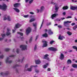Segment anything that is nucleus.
Instances as JSON below:
<instances>
[{
    "label": "nucleus",
    "mask_w": 77,
    "mask_h": 77,
    "mask_svg": "<svg viewBox=\"0 0 77 77\" xmlns=\"http://www.w3.org/2000/svg\"><path fill=\"white\" fill-rule=\"evenodd\" d=\"M7 5L5 4H3L2 6L0 5V9H2L4 11H6L7 10Z\"/></svg>",
    "instance_id": "nucleus-1"
},
{
    "label": "nucleus",
    "mask_w": 77,
    "mask_h": 77,
    "mask_svg": "<svg viewBox=\"0 0 77 77\" xmlns=\"http://www.w3.org/2000/svg\"><path fill=\"white\" fill-rule=\"evenodd\" d=\"M20 48H21L22 50L24 51L25 50H27V45H22L20 46Z\"/></svg>",
    "instance_id": "nucleus-2"
},
{
    "label": "nucleus",
    "mask_w": 77,
    "mask_h": 77,
    "mask_svg": "<svg viewBox=\"0 0 77 77\" xmlns=\"http://www.w3.org/2000/svg\"><path fill=\"white\" fill-rule=\"evenodd\" d=\"M42 42L43 43L42 47H46L47 46V42L45 41L44 40H42Z\"/></svg>",
    "instance_id": "nucleus-3"
},
{
    "label": "nucleus",
    "mask_w": 77,
    "mask_h": 77,
    "mask_svg": "<svg viewBox=\"0 0 77 77\" xmlns=\"http://www.w3.org/2000/svg\"><path fill=\"white\" fill-rule=\"evenodd\" d=\"M30 32H31V28L29 27L26 30V35H28L30 33Z\"/></svg>",
    "instance_id": "nucleus-4"
},
{
    "label": "nucleus",
    "mask_w": 77,
    "mask_h": 77,
    "mask_svg": "<svg viewBox=\"0 0 77 77\" xmlns=\"http://www.w3.org/2000/svg\"><path fill=\"white\" fill-rule=\"evenodd\" d=\"M49 56V55H48V54H46L44 55L43 59H46V60H48V61H50V60H50V59L49 57H48V56Z\"/></svg>",
    "instance_id": "nucleus-5"
},
{
    "label": "nucleus",
    "mask_w": 77,
    "mask_h": 77,
    "mask_svg": "<svg viewBox=\"0 0 77 77\" xmlns=\"http://www.w3.org/2000/svg\"><path fill=\"white\" fill-rule=\"evenodd\" d=\"M10 58L9 57H8L5 60V62L6 63H11L12 62V61L10 60H9Z\"/></svg>",
    "instance_id": "nucleus-6"
},
{
    "label": "nucleus",
    "mask_w": 77,
    "mask_h": 77,
    "mask_svg": "<svg viewBox=\"0 0 77 77\" xmlns=\"http://www.w3.org/2000/svg\"><path fill=\"white\" fill-rule=\"evenodd\" d=\"M9 74V72L8 71L6 72L5 73H4L3 72H1L0 73V75H7Z\"/></svg>",
    "instance_id": "nucleus-7"
},
{
    "label": "nucleus",
    "mask_w": 77,
    "mask_h": 77,
    "mask_svg": "<svg viewBox=\"0 0 77 77\" xmlns=\"http://www.w3.org/2000/svg\"><path fill=\"white\" fill-rule=\"evenodd\" d=\"M22 25L19 24L17 23L16 24L15 27H14V29L15 30H17V29H18V28H19L20 26H21Z\"/></svg>",
    "instance_id": "nucleus-8"
},
{
    "label": "nucleus",
    "mask_w": 77,
    "mask_h": 77,
    "mask_svg": "<svg viewBox=\"0 0 77 77\" xmlns=\"http://www.w3.org/2000/svg\"><path fill=\"white\" fill-rule=\"evenodd\" d=\"M48 50H51V51H57V49L53 47H51L49 48H48Z\"/></svg>",
    "instance_id": "nucleus-9"
},
{
    "label": "nucleus",
    "mask_w": 77,
    "mask_h": 77,
    "mask_svg": "<svg viewBox=\"0 0 77 77\" xmlns=\"http://www.w3.org/2000/svg\"><path fill=\"white\" fill-rule=\"evenodd\" d=\"M70 9H71V10H72L73 11H74V10H76L77 9V6H71L70 8Z\"/></svg>",
    "instance_id": "nucleus-10"
},
{
    "label": "nucleus",
    "mask_w": 77,
    "mask_h": 77,
    "mask_svg": "<svg viewBox=\"0 0 77 77\" xmlns=\"http://www.w3.org/2000/svg\"><path fill=\"white\" fill-rule=\"evenodd\" d=\"M58 15H59V14H53L51 16L52 19H54V18H55V17H56V16H58Z\"/></svg>",
    "instance_id": "nucleus-11"
},
{
    "label": "nucleus",
    "mask_w": 77,
    "mask_h": 77,
    "mask_svg": "<svg viewBox=\"0 0 77 77\" xmlns=\"http://www.w3.org/2000/svg\"><path fill=\"white\" fill-rule=\"evenodd\" d=\"M35 63L36 65H38L40 64L41 63V62L39 60H35Z\"/></svg>",
    "instance_id": "nucleus-12"
},
{
    "label": "nucleus",
    "mask_w": 77,
    "mask_h": 77,
    "mask_svg": "<svg viewBox=\"0 0 77 77\" xmlns=\"http://www.w3.org/2000/svg\"><path fill=\"white\" fill-rule=\"evenodd\" d=\"M60 59L61 60H63L64 59V54L62 53H61L60 57Z\"/></svg>",
    "instance_id": "nucleus-13"
},
{
    "label": "nucleus",
    "mask_w": 77,
    "mask_h": 77,
    "mask_svg": "<svg viewBox=\"0 0 77 77\" xmlns=\"http://www.w3.org/2000/svg\"><path fill=\"white\" fill-rule=\"evenodd\" d=\"M23 17L24 18H27V17H35V16H32V15H29V14H27L26 15H25L23 16Z\"/></svg>",
    "instance_id": "nucleus-14"
},
{
    "label": "nucleus",
    "mask_w": 77,
    "mask_h": 77,
    "mask_svg": "<svg viewBox=\"0 0 77 77\" xmlns=\"http://www.w3.org/2000/svg\"><path fill=\"white\" fill-rule=\"evenodd\" d=\"M6 35L8 36H9V38H11V37L12 36V35H11V32H6Z\"/></svg>",
    "instance_id": "nucleus-15"
},
{
    "label": "nucleus",
    "mask_w": 77,
    "mask_h": 77,
    "mask_svg": "<svg viewBox=\"0 0 77 77\" xmlns=\"http://www.w3.org/2000/svg\"><path fill=\"white\" fill-rule=\"evenodd\" d=\"M65 38V37L63 36H61V35H60L58 37V39L60 40H63V39Z\"/></svg>",
    "instance_id": "nucleus-16"
},
{
    "label": "nucleus",
    "mask_w": 77,
    "mask_h": 77,
    "mask_svg": "<svg viewBox=\"0 0 77 77\" xmlns=\"http://www.w3.org/2000/svg\"><path fill=\"white\" fill-rule=\"evenodd\" d=\"M45 9V8L44 6H42L40 8V12H42Z\"/></svg>",
    "instance_id": "nucleus-17"
},
{
    "label": "nucleus",
    "mask_w": 77,
    "mask_h": 77,
    "mask_svg": "<svg viewBox=\"0 0 77 77\" xmlns=\"http://www.w3.org/2000/svg\"><path fill=\"white\" fill-rule=\"evenodd\" d=\"M20 3H17L14 4V7L15 8H17V7H18V6H20Z\"/></svg>",
    "instance_id": "nucleus-18"
},
{
    "label": "nucleus",
    "mask_w": 77,
    "mask_h": 77,
    "mask_svg": "<svg viewBox=\"0 0 77 77\" xmlns=\"http://www.w3.org/2000/svg\"><path fill=\"white\" fill-rule=\"evenodd\" d=\"M8 16L7 14H5L4 16V18L3 20H7Z\"/></svg>",
    "instance_id": "nucleus-19"
},
{
    "label": "nucleus",
    "mask_w": 77,
    "mask_h": 77,
    "mask_svg": "<svg viewBox=\"0 0 77 77\" xmlns=\"http://www.w3.org/2000/svg\"><path fill=\"white\" fill-rule=\"evenodd\" d=\"M48 32L49 35H53V32L51 31V29L48 30Z\"/></svg>",
    "instance_id": "nucleus-20"
},
{
    "label": "nucleus",
    "mask_w": 77,
    "mask_h": 77,
    "mask_svg": "<svg viewBox=\"0 0 77 77\" xmlns=\"http://www.w3.org/2000/svg\"><path fill=\"white\" fill-rule=\"evenodd\" d=\"M37 25V24L36 23H33V26L35 27V32H36V30H37L36 26Z\"/></svg>",
    "instance_id": "nucleus-21"
},
{
    "label": "nucleus",
    "mask_w": 77,
    "mask_h": 77,
    "mask_svg": "<svg viewBox=\"0 0 77 77\" xmlns=\"http://www.w3.org/2000/svg\"><path fill=\"white\" fill-rule=\"evenodd\" d=\"M13 9L17 12H18V13L20 12V10H19V9H18L16 8H14Z\"/></svg>",
    "instance_id": "nucleus-22"
},
{
    "label": "nucleus",
    "mask_w": 77,
    "mask_h": 77,
    "mask_svg": "<svg viewBox=\"0 0 77 77\" xmlns=\"http://www.w3.org/2000/svg\"><path fill=\"white\" fill-rule=\"evenodd\" d=\"M59 8L57 6H55V10L56 11L55 12H57L58 11V10L59 9Z\"/></svg>",
    "instance_id": "nucleus-23"
},
{
    "label": "nucleus",
    "mask_w": 77,
    "mask_h": 77,
    "mask_svg": "<svg viewBox=\"0 0 77 77\" xmlns=\"http://www.w3.org/2000/svg\"><path fill=\"white\" fill-rule=\"evenodd\" d=\"M32 70L31 68H28L27 69H26L25 70V71H29V72H31V71H32Z\"/></svg>",
    "instance_id": "nucleus-24"
},
{
    "label": "nucleus",
    "mask_w": 77,
    "mask_h": 77,
    "mask_svg": "<svg viewBox=\"0 0 77 77\" xmlns=\"http://www.w3.org/2000/svg\"><path fill=\"white\" fill-rule=\"evenodd\" d=\"M62 9H63V10H66V9H68V7L67 6H64L63 8Z\"/></svg>",
    "instance_id": "nucleus-25"
},
{
    "label": "nucleus",
    "mask_w": 77,
    "mask_h": 77,
    "mask_svg": "<svg viewBox=\"0 0 77 77\" xmlns=\"http://www.w3.org/2000/svg\"><path fill=\"white\" fill-rule=\"evenodd\" d=\"M36 20V18H32L30 20L29 22L31 23V22H33V21H34L35 20Z\"/></svg>",
    "instance_id": "nucleus-26"
},
{
    "label": "nucleus",
    "mask_w": 77,
    "mask_h": 77,
    "mask_svg": "<svg viewBox=\"0 0 77 77\" xmlns=\"http://www.w3.org/2000/svg\"><path fill=\"white\" fill-rule=\"evenodd\" d=\"M66 33L69 36H71V35H72V33L69 31H67Z\"/></svg>",
    "instance_id": "nucleus-27"
},
{
    "label": "nucleus",
    "mask_w": 77,
    "mask_h": 77,
    "mask_svg": "<svg viewBox=\"0 0 77 77\" xmlns=\"http://www.w3.org/2000/svg\"><path fill=\"white\" fill-rule=\"evenodd\" d=\"M42 36L43 37H45V38H46V37H48V35H47V33H45V34H43Z\"/></svg>",
    "instance_id": "nucleus-28"
},
{
    "label": "nucleus",
    "mask_w": 77,
    "mask_h": 77,
    "mask_svg": "<svg viewBox=\"0 0 77 77\" xmlns=\"http://www.w3.org/2000/svg\"><path fill=\"white\" fill-rule=\"evenodd\" d=\"M72 63V61H71V60L69 59L67 60V63L68 64H69L70 63Z\"/></svg>",
    "instance_id": "nucleus-29"
},
{
    "label": "nucleus",
    "mask_w": 77,
    "mask_h": 77,
    "mask_svg": "<svg viewBox=\"0 0 77 77\" xmlns=\"http://www.w3.org/2000/svg\"><path fill=\"white\" fill-rule=\"evenodd\" d=\"M72 66L73 68H77V64H73L72 65Z\"/></svg>",
    "instance_id": "nucleus-30"
},
{
    "label": "nucleus",
    "mask_w": 77,
    "mask_h": 77,
    "mask_svg": "<svg viewBox=\"0 0 77 77\" xmlns=\"http://www.w3.org/2000/svg\"><path fill=\"white\" fill-rule=\"evenodd\" d=\"M18 66H21L18 64H16L13 66V68H15L16 67H18Z\"/></svg>",
    "instance_id": "nucleus-31"
},
{
    "label": "nucleus",
    "mask_w": 77,
    "mask_h": 77,
    "mask_svg": "<svg viewBox=\"0 0 77 77\" xmlns=\"http://www.w3.org/2000/svg\"><path fill=\"white\" fill-rule=\"evenodd\" d=\"M71 23V21H64V24H67L68 23Z\"/></svg>",
    "instance_id": "nucleus-32"
},
{
    "label": "nucleus",
    "mask_w": 77,
    "mask_h": 77,
    "mask_svg": "<svg viewBox=\"0 0 77 77\" xmlns=\"http://www.w3.org/2000/svg\"><path fill=\"white\" fill-rule=\"evenodd\" d=\"M48 63H47L46 65H44L43 67V68H46L47 66H48Z\"/></svg>",
    "instance_id": "nucleus-33"
},
{
    "label": "nucleus",
    "mask_w": 77,
    "mask_h": 77,
    "mask_svg": "<svg viewBox=\"0 0 77 77\" xmlns=\"http://www.w3.org/2000/svg\"><path fill=\"white\" fill-rule=\"evenodd\" d=\"M29 67V64H27L25 65V70H26V68H28Z\"/></svg>",
    "instance_id": "nucleus-34"
},
{
    "label": "nucleus",
    "mask_w": 77,
    "mask_h": 77,
    "mask_svg": "<svg viewBox=\"0 0 77 77\" xmlns=\"http://www.w3.org/2000/svg\"><path fill=\"white\" fill-rule=\"evenodd\" d=\"M7 20H8V21H11V17H10V16H8V17H7Z\"/></svg>",
    "instance_id": "nucleus-35"
},
{
    "label": "nucleus",
    "mask_w": 77,
    "mask_h": 77,
    "mask_svg": "<svg viewBox=\"0 0 77 77\" xmlns=\"http://www.w3.org/2000/svg\"><path fill=\"white\" fill-rule=\"evenodd\" d=\"M77 28V25H75L73 27V29L74 30H75Z\"/></svg>",
    "instance_id": "nucleus-36"
},
{
    "label": "nucleus",
    "mask_w": 77,
    "mask_h": 77,
    "mask_svg": "<svg viewBox=\"0 0 77 77\" xmlns=\"http://www.w3.org/2000/svg\"><path fill=\"white\" fill-rule=\"evenodd\" d=\"M4 50L5 51H9L10 50V49L9 48H5Z\"/></svg>",
    "instance_id": "nucleus-37"
},
{
    "label": "nucleus",
    "mask_w": 77,
    "mask_h": 77,
    "mask_svg": "<svg viewBox=\"0 0 77 77\" xmlns=\"http://www.w3.org/2000/svg\"><path fill=\"white\" fill-rule=\"evenodd\" d=\"M17 34L20 35V36H23V33L22 32H17Z\"/></svg>",
    "instance_id": "nucleus-38"
},
{
    "label": "nucleus",
    "mask_w": 77,
    "mask_h": 77,
    "mask_svg": "<svg viewBox=\"0 0 77 77\" xmlns=\"http://www.w3.org/2000/svg\"><path fill=\"white\" fill-rule=\"evenodd\" d=\"M36 49H37V45H35L34 48V51H36Z\"/></svg>",
    "instance_id": "nucleus-39"
},
{
    "label": "nucleus",
    "mask_w": 77,
    "mask_h": 77,
    "mask_svg": "<svg viewBox=\"0 0 77 77\" xmlns=\"http://www.w3.org/2000/svg\"><path fill=\"white\" fill-rule=\"evenodd\" d=\"M54 40H52L50 42V44L51 45H52L53 44V43H54Z\"/></svg>",
    "instance_id": "nucleus-40"
},
{
    "label": "nucleus",
    "mask_w": 77,
    "mask_h": 77,
    "mask_svg": "<svg viewBox=\"0 0 77 77\" xmlns=\"http://www.w3.org/2000/svg\"><path fill=\"white\" fill-rule=\"evenodd\" d=\"M33 1H34L33 0H30L29 1V4H31L32 3H33Z\"/></svg>",
    "instance_id": "nucleus-41"
},
{
    "label": "nucleus",
    "mask_w": 77,
    "mask_h": 77,
    "mask_svg": "<svg viewBox=\"0 0 77 77\" xmlns=\"http://www.w3.org/2000/svg\"><path fill=\"white\" fill-rule=\"evenodd\" d=\"M2 38L4 39V38H5V36H6V34H2Z\"/></svg>",
    "instance_id": "nucleus-42"
},
{
    "label": "nucleus",
    "mask_w": 77,
    "mask_h": 77,
    "mask_svg": "<svg viewBox=\"0 0 77 77\" xmlns=\"http://www.w3.org/2000/svg\"><path fill=\"white\" fill-rule=\"evenodd\" d=\"M4 57V56L3 55H2L1 56H0V59H3V58Z\"/></svg>",
    "instance_id": "nucleus-43"
},
{
    "label": "nucleus",
    "mask_w": 77,
    "mask_h": 77,
    "mask_svg": "<svg viewBox=\"0 0 77 77\" xmlns=\"http://www.w3.org/2000/svg\"><path fill=\"white\" fill-rule=\"evenodd\" d=\"M72 48H73V49H75V50L77 49V47L76 46H72Z\"/></svg>",
    "instance_id": "nucleus-44"
},
{
    "label": "nucleus",
    "mask_w": 77,
    "mask_h": 77,
    "mask_svg": "<svg viewBox=\"0 0 77 77\" xmlns=\"http://www.w3.org/2000/svg\"><path fill=\"white\" fill-rule=\"evenodd\" d=\"M32 39H33V38L32 37H31L30 38V39L29 40V42H32Z\"/></svg>",
    "instance_id": "nucleus-45"
},
{
    "label": "nucleus",
    "mask_w": 77,
    "mask_h": 77,
    "mask_svg": "<svg viewBox=\"0 0 77 77\" xmlns=\"http://www.w3.org/2000/svg\"><path fill=\"white\" fill-rule=\"evenodd\" d=\"M29 14H31V15H34V14H35V13H33V12H29Z\"/></svg>",
    "instance_id": "nucleus-46"
},
{
    "label": "nucleus",
    "mask_w": 77,
    "mask_h": 77,
    "mask_svg": "<svg viewBox=\"0 0 77 77\" xmlns=\"http://www.w3.org/2000/svg\"><path fill=\"white\" fill-rule=\"evenodd\" d=\"M20 50V49L17 48V49L16 50V52L17 53H19V51Z\"/></svg>",
    "instance_id": "nucleus-47"
},
{
    "label": "nucleus",
    "mask_w": 77,
    "mask_h": 77,
    "mask_svg": "<svg viewBox=\"0 0 77 77\" xmlns=\"http://www.w3.org/2000/svg\"><path fill=\"white\" fill-rule=\"evenodd\" d=\"M15 55H11L9 56V57H15Z\"/></svg>",
    "instance_id": "nucleus-48"
},
{
    "label": "nucleus",
    "mask_w": 77,
    "mask_h": 77,
    "mask_svg": "<svg viewBox=\"0 0 77 77\" xmlns=\"http://www.w3.org/2000/svg\"><path fill=\"white\" fill-rule=\"evenodd\" d=\"M38 37H39V35H38L36 37L35 41H36L37 39H38Z\"/></svg>",
    "instance_id": "nucleus-49"
},
{
    "label": "nucleus",
    "mask_w": 77,
    "mask_h": 77,
    "mask_svg": "<svg viewBox=\"0 0 77 77\" xmlns=\"http://www.w3.org/2000/svg\"><path fill=\"white\" fill-rule=\"evenodd\" d=\"M44 22V20H43V21H42V24L41 25V27H40V29H41V28L42 27V24H43V23Z\"/></svg>",
    "instance_id": "nucleus-50"
},
{
    "label": "nucleus",
    "mask_w": 77,
    "mask_h": 77,
    "mask_svg": "<svg viewBox=\"0 0 77 77\" xmlns=\"http://www.w3.org/2000/svg\"><path fill=\"white\" fill-rule=\"evenodd\" d=\"M70 71L72 72L73 71H75V69H71L70 70Z\"/></svg>",
    "instance_id": "nucleus-51"
},
{
    "label": "nucleus",
    "mask_w": 77,
    "mask_h": 77,
    "mask_svg": "<svg viewBox=\"0 0 77 77\" xmlns=\"http://www.w3.org/2000/svg\"><path fill=\"white\" fill-rule=\"evenodd\" d=\"M58 27L60 28H62V26H61V25H58Z\"/></svg>",
    "instance_id": "nucleus-52"
},
{
    "label": "nucleus",
    "mask_w": 77,
    "mask_h": 77,
    "mask_svg": "<svg viewBox=\"0 0 77 77\" xmlns=\"http://www.w3.org/2000/svg\"><path fill=\"white\" fill-rule=\"evenodd\" d=\"M35 72H36V73H38V72H39V70L36 69L35 70Z\"/></svg>",
    "instance_id": "nucleus-53"
},
{
    "label": "nucleus",
    "mask_w": 77,
    "mask_h": 77,
    "mask_svg": "<svg viewBox=\"0 0 77 77\" xmlns=\"http://www.w3.org/2000/svg\"><path fill=\"white\" fill-rule=\"evenodd\" d=\"M72 18V17L70 16H67V17L66 18L68 19V18Z\"/></svg>",
    "instance_id": "nucleus-54"
},
{
    "label": "nucleus",
    "mask_w": 77,
    "mask_h": 77,
    "mask_svg": "<svg viewBox=\"0 0 77 77\" xmlns=\"http://www.w3.org/2000/svg\"><path fill=\"white\" fill-rule=\"evenodd\" d=\"M3 38H0V41H3Z\"/></svg>",
    "instance_id": "nucleus-55"
},
{
    "label": "nucleus",
    "mask_w": 77,
    "mask_h": 77,
    "mask_svg": "<svg viewBox=\"0 0 77 77\" xmlns=\"http://www.w3.org/2000/svg\"><path fill=\"white\" fill-rule=\"evenodd\" d=\"M24 38L23 37H22L21 38V41H24Z\"/></svg>",
    "instance_id": "nucleus-56"
},
{
    "label": "nucleus",
    "mask_w": 77,
    "mask_h": 77,
    "mask_svg": "<svg viewBox=\"0 0 77 77\" xmlns=\"http://www.w3.org/2000/svg\"><path fill=\"white\" fill-rule=\"evenodd\" d=\"M11 31V29H9V28L7 29V32H10Z\"/></svg>",
    "instance_id": "nucleus-57"
},
{
    "label": "nucleus",
    "mask_w": 77,
    "mask_h": 77,
    "mask_svg": "<svg viewBox=\"0 0 77 77\" xmlns=\"http://www.w3.org/2000/svg\"><path fill=\"white\" fill-rule=\"evenodd\" d=\"M51 70V69L50 68H48L47 69V71H50Z\"/></svg>",
    "instance_id": "nucleus-58"
},
{
    "label": "nucleus",
    "mask_w": 77,
    "mask_h": 77,
    "mask_svg": "<svg viewBox=\"0 0 77 77\" xmlns=\"http://www.w3.org/2000/svg\"><path fill=\"white\" fill-rule=\"evenodd\" d=\"M75 25V23H73L71 24L72 26H74Z\"/></svg>",
    "instance_id": "nucleus-59"
},
{
    "label": "nucleus",
    "mask_w": 77,
    "mask_h": 77,
    "mask_svg": "<svg viewBox=\"0 0 77 77\" xmlns=\"http://www.w3.org/2000/svg\"><path fill=\"white\" fill-rule=\"evenodd\" d=\"M51 23L50 22V23L47 24V25L48 26H50V25H51Z\"/></svg>",
    "instance_id": "nucleus-60"
},
{
    "label": "nucleus",
    "mask_w": 77,
    "mask_h": 77,
    "mask_svg": "<svg viewBox=\"0 0 77 77\" xmlns=\"http://www.w3.org/2000/svg\"><path fill=\"white\" fill-rule=\"evenodd\" d=\"M30 0H25V2H26V3H27L28 2L30 1Z\"/></svg>",
    "instance_id": "nucleus-61"
},
{
    "label": "nucleus",
    "mask_w": 77,
    "mask_h": 77,
    "mask_svg": "<svg viewBox=\"0 0 77 77\" xmlns=\"http://www.w3.org/2000/svg\"><path fill=\"white\" fill-rule=\"evenodd\" d=\"M65 18L64 17H62L61 18V20H65Z\"/></svg>",
    "instance_id": "nucleus-62"
},
{
    "label": "nucleus",
    "mask_w": 77,
    "mask_h": 77,
    "mask_svg": "<svg viewBox=\"0 0 77 77\" xmlns=\"http://www.w3.org/2000/svg\"><path fill=\"white\" fill-rule=\"evenodd\" d=\"M51 4L52 5H55V3L54 2H51Z\"/></svg>",
    "instance_id": "nucleus-63"
},
{
    "label": "nucleus",
    "mask_w": 77,
    "mask_h": 77,
    "mask_svg": "<svg viewBox=\"0 0 77 77\" xmlns=\"http://www.w3.org/2000/svg\"><path fill=\"white\" fill-rule=\"evenodd\" d=\"M12 32H13V33H15V30H14V29H13L12 30Z\"/></svg>",
    "instance_id": "nucleus-64"
}]
</instances>
